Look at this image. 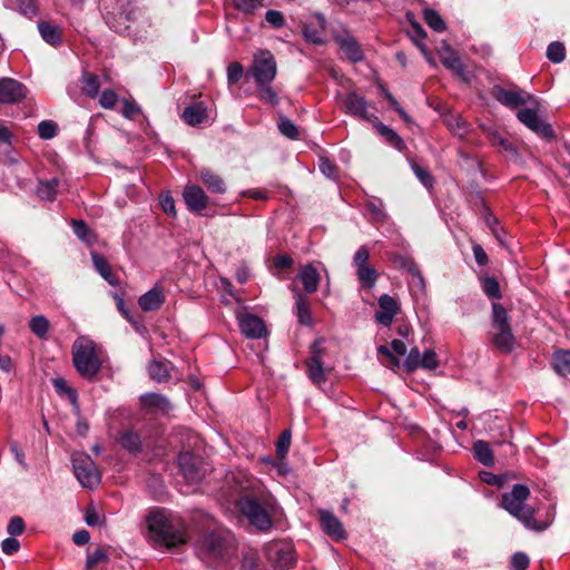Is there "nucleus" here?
I'll return each instance as SVG.
<instances>
[{
  "mask_svg": "<svg viewBox=\"0 0 570 570\" xmlns=\"http://www.w3.org/2000/svg\"><path fill=\"white\" fill-rule=\"evenodd\" d=\"M553 367L561 374L567 375L570 373V351H559L553 356Z\"/></svg>",
  "mask_w": 570,
  "mask_h": 570,
  "instance_id": "nucleus-39",
  "label": "nucleus"
},
{
  "mask_svg": "<svg viewBox=\"0 0 570 570\" xmlns=\"http://www.w3.org/2000/svg\"><path fill=\"white\" fill-rule=\"evenodd\" d=\"M58 179L53 178L47 181H40L37 188V195L43 200H53L57 193Z\"/></svg>",
  "mask_w": 570,
  "mask_h": 570,
  "instance_id": "nucleus-38",
  "label": "nucleus"
},
{
  "mask_svg": "<svg viewBox=\"0 0 570 570\" xmlns=\"http://www.w3.org/2000/svg\"><path fill=\"white\" fill-rule=\"evenodd\" d=\"M213 118V109L204 101L197 100L189 104L181 112V119L189 126H197Z\"/></svg>",
  "mask_w": 570,
  "mask_h": 570,
  "instance_id": "nucleus-13",
  "label": "nucleus"
},
{
  "mask_svg": "<svg viewBox=\"0 0 570 570\" xmlns=\"http://www.w3.org/2000/svg\"><path fill=\"white\" fill-rule=\"evenodd\" d=\"M442 63L450 70L455 71L459 76L463 77V66L458 53L449 46L444 45L440 50Z\"/></svg>",
  "mask_w": 570,
  "mask_h": 570,
  "instance_id": "nucleus-27",
  "label": "nucleus"
},
{
  "mask_svg": "<svg viewBox=\"0 0 570 570\" xmlns=\"http://www.w3.org/2000/svg\"><path fill=\"white\" fill-rule=\"evenodd\" d=\"M295 309L298 323L304 326H312L314 318L311 312V303L306 295L297 292L295 294Z\"/></svg>",
  "mask_w": 570,
  "mask_h": 570,
  "instance_id": "nucleus-24",
  "label": "nucleus"
},
{
  "mask_svg": "<svg viewBox=\"0 0 570 570\" xmlns=\"http://www.w3.org/2000/svg\"><path fill=\"white\" fill-rule=\"evenodd\" d=\"M118 101V95L111 90L106 89L99 96V105L105 109H112Z\"/></svg>",
  "mask_w": 570,
  "mask_h": 570,
  "instance_id": "nucleus-55",
  "label": "nucleus"
},
{
  "mask_svg": "<svg viewBox=\"0 0 570 570\" xmlns=\"http://www.w3.org/2000/svg\"><path fill=\"white\" fill-rule=\"evenodd\" d=\"M148 372L157 382H166L170 379L169 365L161 361L154 360L148 366Z\"/></svg>",
  "mask_w": 570,
  "mask_h": 570,
  "instance_id": "nucleus-33",
  "label": "nucleus"
},
{
  "mask_svg": "<svg viewBox=\"0 0 570 570\" xmlns=\"http://www.w3.org/2000/svg\"><path fill=\"white\" fill-rule=\"evenodd\" d=\"M411 166H412V169H413L414 174L416 175V177L420 179V181L425 187L430 188L433 186L434 179L428 170H425L424 168H422L419 164H416L414 161L412 163Z\"/></svg>",
  "mask_w": 570,
  "mask_h": 570,
  "instance_id": "nucleus-57",
  "label": "nucleus"
},
{
  "mask_svg": "<svg viewBox=\"0 0 570 570\" xmlns=\"http://www.w3.org/2000/svg\"><path fill=\"white\" fill-rule=\"evenodd\" d=\"M304 36L306 38V40L315 43V45H321L323 43V31L320 30L318 28L314 27L313 23L306 26L304 28Z\"/></svg>",
  "mask_w": 570,
  "mask_h": 570,
  "instance_id": "nucleus-59",
  "label": "nucleus"
},
{
  "mask_svg": "<svg viewBox=\"0 0 570 570\" xmlns=\"http://www.w3.org/2000/svg\"><path fill=\"white\" fill-rule=\"evenodd\" d=\"M58 132V125L52 120H43L38 125L39 137L43 140H49L56 137Z\"/></svg>",
  "mask_w": 570,
  "mask_h": 570,
  "instance_id": "nucleus-47",
  "label": "nucleus"
},
{
  "mask_svg": "<svg viewBox=\"0 0 570 570\" xmlns=\"http://www.w3.org/2000/svg\"><path fill=\"white\" fill-rule=\"evenodd\" d=\"M368 259H370V250L366 246H361L355 252L353 256V264L356 267V271L363 268L364 266H368Z\"/></svg>",
  "mask_w": 570,
  "mask_h": 570,
  "instance_id": "nucleus-54",
  "label": "nucleus"
},
{
  "mask_svg": "<svg viewBox=\"0 0 570 570\" xmlns=\"http://www.w3.org/2000/svg\"><path fill=\"white\" fill-rule=\"evenodd\" d=\"M29 328L36 336L46 340L48 337L50 323L43 315H37L29 321Z\"/></svg>",
  "mask_w": 570,
  "mask_h": 570,
  "instance_id": "nucleus-34",
  "label": "nucleus"
},
{
  "mask_svg": "<svg viewBox=\"0 0 570 570\" xmlns=\"http://www.w3.org/2000/svg\"><path fill=\"white\" fill-rule=\"evenodd\" d=\"M318 514L322 529L327 535L337 541L346 538V532L337 517L326 510H321Z\"/></svg>",
  "mask_w": 570,
  "mask_h": 570,
  "instance_id": "nucleus-17",
  "label": "nucleus"
},
{
  "mask_svg": "<svg viewBox=\"0 0 570 570\" xmlns=\"http://www.w3.org/2000/svg\"><path fill=\"white\" fill-rule=\"evenodd\" d=\"M72 362L79 375L87 380H94L101 368L96 344L87 337L73 342Z\"/></svg>",
  "mask_w": 570,
  "mask_h": 570,
  "instance_id": "nucleus-4",
  "label": "nucleus"
},
{
  "mask_svg": "<svg viewBox=\"0 0 570 570\" xmlns=\"http://www.w3.org/2000/svg\"><path fill=\"white\" fill-rule=\"evenodd\" d=\"M265 0H233L234 7L244 14H254Z\"/></svg>",
  "mask_w": 570,
  "mask_h": 570,
  "instance_id": "nucleus-42",
  "label": "nucleus"
},
{
  "mask_svg": "<svg viewBox=\"0 0 570 570\" xmlns=\"http://www.w3.org/2000/svg\"><path fill=\"white\" fill-rule=\"evenodd\" d=\"M27 88L20 81L12 78H0V104L13 105L23 100Z\"/></svg>",
  "mask_w": 570,
  "mask_h": 570,
  "instance_id": "nucleus-12",
  "label": "nucleus"
},
{
  "mask_svg": "<svg viewBox=\"0 0 570 570\" xmlns=\"http://www.w3.org/2000/svg\"><path fill=\"white\" fill-rule=\"evenodd\" d=\"M291 440L292 436L288 430L283 431L282 434L279 435L276 444V453L281 460H283L286 456L291 445Z\"/></svg>",
  "mask_w": 570,
  "mask_h": 570,
  "instance_id": "nucleus-51",
  "label": "nucleus"
},
{
  "mask_svg": "<svg viewBox=\"0 0 570 570\" xmlns=\"http://www.w3.org/2000/svg\"><path fill=\"white\" fill-rule=\"evenodd\" d=\"M530 497V489L524 484H514L512 490L502 495V507L523 525L530 530L542 531L547 529V522H538L534 519L535 510L525 503Z\"/></svg>",
  "mask_w": 570,
  "mask_h": 570,
  "instance_id": "nucleus-3",
  "label": "nucleus"
},
{
  "mask_svg": "<svg viewBox=\"0 0 570 570\" xmlns=\"http://www.w3.org/2000/svg\"><path fill=\"white\" fill-rule=\"evenodd\" d=\"M71 225L73 228V233L77 235L78 238L85 242H90L92 237V232L83 220L72 219Z\"/></svg>",
  "mask_w": 570,
  "mask_h": 570,
  "instance_id": "nucleus-52",
  "label": "nucleus"
},
{
  "mask_svg": "<svg viewBox=\"0 0 570 570\" xmlns=\"http://www.w3.org/2000/svg\"><path fill=\"white\" fill-rule=\"evenodd\" d=\"M140 404L148 413H168L171 410L169 400L157 393H148L140 397Z\"/></svg>",
  "mask_w": 570,
  "mask_h": 570,
  "instance_id": "nucleus-20",
  "label": "nucleus"
},
{
  "mask_svg": "<svg viewBox=\"0 0 570 570\" xmlns=\"http://www.w3.org/2000/svg\"><path fill=\"white\" fill-rule=\"evenodd\" d=\"M142 10L137 6L135 0L127 1L121 7L120 17H124L126 21H135L142 16Z\"/></svg>",
  "mask_w": 570,
  "mask_h": 570,
  "instance_id": "nucleus-45",
  "label": "nucleus"
},
{
  "mask_svg": "<svg viewBox=\"0 0 570 570\" xmlns=\"http://www.w3.org/2000/svg\"><path fill=\"white\" fill-rule=\"evenodd\" d=\"M342 107L347 115L367 122L374 116L370 110L372 107L367 100L355 91H351L344 96Z\"/></svg>",
  "mask_w": 570,
  "mask_h": 570,
  "instance_id": "nucleus-11",
  "label": "nucleus"
},
{
  "mask_svg": "<svg viewBox=\"0 0 570 570\" xmlns=\"http://www.w3.org/2000/svg\"><path fill=\"white\" fill-rule=\"evenodd\" d=\"M200 181L212 194H224L226 191V183L220 175L210 168H202L198 173Z\"/></svg>",
  "mask_w": 570,
  "mask_h": 570,
  "instance_id": "nucleus-23",
  "label": "nucleus"
},
{
  "mask_svg": "<svg viewBox=\"0 0 570 570\" xmlns=\"http://www.w3.org/2000/svg\"><path fill=\"white\" fill-rule=\"evenodd\" d=\"M368 122L373 126L381 138L390 142H399L397 134L392 128L381 122L375 115Z\"/></svg>",
  "mask_w": 570,
  "mask_h": 570,
  "instance_id": "nucleus-35",
  "label": "nucleus"
},
{
  "mask_svg": "<svg viewBox=\"0 0 570 570\" xmlns=\"http://www.w3.org/2000/svg\"><path fill=\"white\" fill-rule=\"evenodd\" d=\"M85 521L89 527L101 525L105 522V517L94 505H89L86 509Z\"/></svg>",
  "mask_w": 570,
  "mask_h": 570,
  "instance_id": "nucleus-56",
  "label": "nucleus"
},
{
  "mask_svg": "<svg viewBox=\"0 0 570 570\" xmlns=\"http://www.w3.org/2000/svg\"><path fill=\"white\" fill-rule=\"evenodd\" d=\"M244 69L240 63L232 62L227 67V79L229 83H236L243 77Z\"/></svg>",
  "mask_w": 570,
  "mask_h": 570,
  "instance_id": "nucleus-61",
  "label": "nucleus"
},
{
  "mask_svg": "<svg viewBox=\"0 0 570 570\" xmlns=\"http://www.w3.org/2000/svg\"><path fill=\"white\" fill-rule=\"evenodd\" d=\"M423 17L426 24L436 32H443L446 29V23L434 9H424Z\"/></svg>",
  "mask_w": 570,
  "mask_h": 570,
  "instance_id": "nucleus-36",
  "label": "nucleus"
},
{
  "mask_svg": "<svg viewBox=\"0 0 570 570\" xmlns=\"http://www.w3.org/2000/svg\"><path fill=\"white\" fill-rule=\"evenodd\" d=\"M7 7L17 10L24 16H32L36 13V6L33 0H7Z\"/></svg>",
  "mask_w": 570,
  "mask_h": 570,
  "instance_id": "nucleus-43",
  "label": "nucleus"
},
{
  "mask_svg": "<svg viewBox=\"0 0 570 570\" xmlns=\"http://www.w3.org/2000/svg\"><path fill=\"white\" fill-rule=\"evenodd\" d=\"M277 66L273 53L269 50H258L254 55L253 65L249 69L256 85L271 83L276 76Z\"/></svg>",
  "mask_w": 570,
  "mask_h": 570,
  "instance_id": "nucleus-7",
  "label": "nucleus"
},
{
  "mask_svg": "<svg viewBox=\"0 0 570 570\" xmlns=\"http://www.w3.org/2000/svg\"><path fill=\"white\" fill-rule=\"evenodd\" d=\"M258 556L256 552H247L243 557L242 570H257Z\"/></svg>",
  "mask_w": 570,
  "mask_h": 570,
  "instance_id": "nucleus-64",
  "label": "nucleus"
},
{
  "mask_svg": "<svg viewBox=\"0 0 570 570\" xmlns=\"http://www.w3.org/2000/svg\"><path fill=\"white\" fill-rule=\"evenodd\" d=\"M26 529L24 521L21 517H12L7 525V531L10 535H20Z\"/></svg>",
  "mask_w": 570,
  "mask_h": 570,
  "instance_id": "nucleus-60",
  "label": "nucleus"
},
{
  "mask_svg": "<svg viewBox=\"0 0 570 570\" xmlns=\"http://www.w3.org/2000/svg\"><path fill=\"white\" fill-rule=\"evenodd\" d=\"M164 303L165 294L163 288L158 285L154 286L138 299V305L144 312L157 311Z\"/></svg>",
  "mask_w": 570,
  "mask_h": 570,
  "instance_id": "nucleus-22",
  "label": "nucleus"
},
{
  "mask_svg": "<svg viewBox=\"0 0 570 570\" xmlns=\"http://www.w3.org/2000/svg\"><path fill=\"white\" fill-rule=\"evenodd\" d=\"M298 278L307 294H313L317 291L321 276L313 265L308 264L303 266L298 274Z\"/></svg>",
  "mask_w": 570,
  "mask_h": 570,
  "instance_id": "nucleus-25",
  "label": "nucleus"
},
{
  "mask_svg": "<svg viewBox=\"0 0 570 570\" xmlns=\"http://www.w3.org/2000/svg\"><path fill=\"white\" fill-rule=\"evenodd\" d=\"M266 556L281 570L288 569L295 562L294 549L288 542L276 541L268 543Z\"/></svg>",
  "mask_w": 570,
  "mask_h": 570,
  "instance_id": "nucleus-10",
  "label": "nucleus"
},
{
  "mask_svg": "<svg viewBox=\"0 0 570 570\" xmlns=\"http://www.w3.org/2000/svg\"><path fill=\"white\" fill-rule=\"evenodd\" d=\"M379 306L380 311L375 313V320L380 324L389 326L400 312V305L392 296L383 294L379 298Z\"/></svg>",
  "mask_w": 570,
  "mask_h": 570,
  "instance_id": "nucleus-18",
  "label": "nucleus"
},
{
  "mask_svg": "<svg viewBox=\"0 0 570 570\" xmlns=\"http://www.w3.org/2000/svg\"><path fill=\"white\" fill-rule=\"evenodd\" d=\"M473 451L475 458L487 466H491L494 463L493 452L490 449V445L485 441H476L473 444Z\"/></svg>",
  "mask_w": 570,
  "mask_h": 570,
  "instance_id": "nucleus-32",
  "label": "nucleus"
},
{
  "mask_svg": "<svg viewBox=\"0 0 570 570\" xmlns=\"http://www.w3.org/2000/svg\"><path fill=\"white\" fill-rule=\"evenodd\" d=\"M121 106L120 114L127 119H135L141 114L140 106L134 99H122Z\"/></svg>",
  "mask_w": 570,
  "mask_h": 570,
  "instance_id": "nucleus-46",
  "label": "nucleus"
},
{
  "mask_svg": "<svg viewBox=\"0 0 570 570\" xmlns=\"http://www.w3.org/2000/svg\"><path fill=\"white\" fill-rule=\"evenodd\" d=\"M308 377L315 383L321 384L326 380L325 368L323 367L322 360L316 357H308L306 360Z\"/></svg>",
  "mask_w": 570,
  "mask_h": 570,
  "instance_id": "nucleus-31",
  "label": "nucleus"
},
{
  "mask_svg": "<svg viewBox=\"0 0 570 570\" xmlns=\"http://www.w3.org/2000/svg\"><path fill=\"white\" fill-rule=\"evenodd\" d=\"M257 87L259 89V98L263 101L272 106L278 104V96L276 91L271 87V83H257Z\"/></svg>",
  "mask_w": 570,
  "mask_h": 570,
  "instance_id": "nucleus-49",
  "label": "nucleus"
},
{
  "mask_svg": "<svg viewBox=\"0 0 570 570\" xmlns=\"http://www.w3.org/2000/svg\"><path fill=\"white\" fill-rule=\"evenodd\" d=\"M237 507L249 524L256 529L266 531L272 527L271 498L258 482L250 489H244Z\"/></svg>",
  "mask_w": 570,
  "mask_h": 570,
  "instance_id": "nucleus-1",
  "label": "nucleus"
},
{
  "mask_svg": "<svg viewBox=\"0 0 570 570\" xmlns=\"http://www.w3.org/2000/svg\"><path fill=\"white\" fill-rule=\"evenodd\" d=\"M278 130L283 134L287 139H298L297 127L287 118L281 117L277 124Z\"/></svg>",
  "mask_w": 570,
  "mask_h": 570,
  "instance_id": "nucleus-48",
  "label": "nucleus"
},
{
  "mask_svg": "<svg viewBox=\"0 0 570 570\" xmlns=\"http://www.w3.org/2000/svg\"><path fill=\"white\" fill-rule=\"evenodd\" d=\"M82 90L90 98L98 96L100 83L97 76L91 73H85L82 76Z\"/></svg>",
  "mask_w": 570,
  "mask_h": 570,
  "instance_id": "nucleus-40",
  "label": "nucleus"
},
{
  "mask_svg": "<svg viewBox=\"0 0 570 570\" xmlns=\"http://www.w3.org/2000/svg\"><path fill=\"white\" fill-rule=\"evenodd\" d=\"M183 198L189 210L200 213L209 204V197L198 185H187L183 193Z\"/></svg>",
  "mask_w": 570,
  "mask_h": 570,
  "instance_id": "nucleus-16",
  "label": "nucleus"
},
{
  "mask_svg": "<svg viewBox=\"0 0 570 570\" xmlns=\"http://www.w3.org/2000/svg\"><path fill=\"white\" fill-rule=\"evenodd\" d=\"M38 30L47 43L57 46L61 42V29L58 26L51 24L47 21H41L38 23Z\"/></svg>",
  "mask_w": 570,
  "mask_h": 570,
  "instance_id": "nucleus-28",
  "label": "nucleus"
},
{
  "mask_svg": "<svg viewBox=\"0 0 570 570\" xmlns=\"http://www.w3.org/2000/svg\"><path fill=\"white\" fill-rule=\"evenodd\" d=\"M178 463L185 480L188 483H198L204 478V471L200 468V460L189 452L181 453L178 456Z\"/></svg>",
  "mask_w": 570,
  "mask_h": 570,
  "instance_id": "nucleus-14",
  "label": "nucleus"
},
{
  "mask_svg": "<svg viewBox=\"0 0 570 570\" xmlns=\"http://www.w3.org/2000/svg\"><path fill=\"white\" fill-rule=\"evenodd\" d=\"M439 365L436 354L432 350H426L421 358L420 366L429 370H434Z\"/></svg>",
  "mask_w": 570,
  "mask_h": 570,
  "instance_id": "nucleus-63",
  "label": "nucleus"
},
{
  "mask_svg": "<svg viewBox=\"0 0 570 570\" xmlns=\"http://www.w3.org/2000/svg\"><path fill=\"white\" fill-rule=\"evenodd\" d=\"M265 21L275 29L283 28L286 23L284 14L278 10H267Z\"/></svg>",
  "mask_w": 570,
  "mask_h": 570,
  "instance_id": "nucleus-53",
  "label": "nucleus"
},
{
  "mask_svg": "<svg viewBox=\"0 0 570 570\" xmlns=\"http://www.w3.org/2000/svg\"><path fill=\"white\" fill-rule=\"evenodd\" d=\"M147 524L153 540L166 548H174L187 541L184 521L166 514L163 510L151 511L147 517Z\"/></svg>",
  "mask_w": 570,
  "mask_h": 570,
  "instance_id": "nucleus-2",
  "label": "nucleus"
},
{
  "mask_svg": "<svg viewBox=\"0 0 570 570\" xmlns=\"http://www.w3.org/2000/svg\"><path fill=\"white\" fill-rule=\"evenodd\" d=\"M547 57L553 63H560L564 60L566 48L559 41L551 42L547 48Z\"/></svg>",
  "mask_w": 570,
  "mask_h": 570,
  "instance_id": "nucleus-44",
  "label": "nucleus"
},
{
  "mask_svg": "<svg viewBox=\"0 0 570 570\" xmlns=\"http://www.w3.org/2000/svg\"><path fill=\"white\" fill-rule=\"evenodd\" d=\"M52 384L60 395L67 396L73 405H77V393L68 385V382L65 379H53Z\"/></svg>",
  "mask_w": 570,
  "mask_h": 570,
  "instance_id": "nucleus-41",
  "label": "nucleus"
},
{
  "mask_svg": "<svg viewBox=\"0 0 570 570\" xmlns=\"http://www.w3.org/2000/svg\"><path fill=\"white\" fill-rule=\"evenodd\" d=\"M109 562V554L107 548L98 547L92 552H88L85 564V570H95L99 566H104Z\"/></svg>",
  "mask_w": 570,
  "mask_h": 570,
  "instance_id": "nucleus-30",
  "label": "nucleus"
},
{
  "mask_svg": "<svg viewBox=\"0 0 570 570\" xmlns=\"http://www.w3.org/2000/svg\"><path fill=\"white\" fill-rule=\"evenodd\" d=\"M491 343L500 352L509 354L515 345L507 309L499 303L492 304Z\"/></svg>",
  "mask_w": 570,
  "mask_h": 570,
  "instance_id": "nucleus-5",
  "label": "nucleus"
},
{
  "mask_svg": "<svg viewBox=\"0 0 570 570\" xmlns=\"http://www.w3.org/2000/svg\"><path fill=\"white\" fill-rule=\"evenodd\" d=\"M118 441L122 449L132 454L139 453L142 449L140 436L131 430L124 431Z\"/></svg>",
  "mask_w": 570,
  "mask_h": 570,
  "instance_id": "nucleus-29",
  "label": "nucleus"
},
{
  "mask_svg": "<svg viewBox=\"0 0 570 570\" xmlns=\"http://www.w3.org/2000/svg\"><path fill=\"white\" fill-rule=\"evenodd\" d=\"M529 558L525 553L517 552L511 558L512 570H525L529 567Z\"/></svg>",
  "mask_w": 570,
  "mask_h": 570,
  "instance_id": "nucleus-62",
  "label": "nucleus"
},
{
  "mask_svg": "<svg viewBox=\"0 0 570 570\" xmlns=\"http://www.w3.org/2000/svg\"><path fill=\"white\" fill-rule=\"evenodd\" d=\"M538 102L528 105L524 108L518 110V119L527 126L529 129L534 131L542 139L554 138V132L551 125L547 124L535 110Z\"/></svg>",
  "mask_w": 570,
  "mask_h": 570,
  "instance_id": "nucleus-8",
  "label": "nucleus"
},
{
  "mask_svg": "<svg viewBox=\"0 0 570 570\" xmlns=\"http://www.w3.org/2000/svg\"><path fill=\"white\" fill-rule=\"evenodd\" d=\"M71 461L75 476L83 488L94 489L99 485L100 473L87 453L76 452L72 454Z\"/></svg>",
  "mask_w": 570,
  "mask_h": 570,
  "instance_id": "nucleus-6",
  "label": "nucleus"
},
{
  "mask_svg": "<svg viewBox=\"0 0 570 570\" xmlns=\"http://www.w3.org/2000/svg\"><path fill=\"white\" fill-rule=\"evenodd\" d=\"M202 548L213 558H223L228 550V539L220 533H209L202 541Z\"/></svg>",
  "mask_w": 570,
  "mask_h": 570,
  "instance_id": "nucleus-19",
  "label": "nucleus"
},
{
  "mask_svg": "<svg viewBox=\"0 0 570 570\" xmlns=\"http://www.w3.org/2000/svg\"><path fill=\"white\" fill-rule=\"evenodd\" d=\"M335 41L340 45L341 50L347 59L353 62L363 60V51L353 36L348 33L335 36Z\"/></svg>",
  "mask_w": 570,
  "mask_h": 570,
  "instance_id": "nucleus-21",
  "label": "nucleus"
},
{
  "mask_svg": "<svg viewBox=\"0 0 570 570\" xmlns=\"http://www.w3.org/2000/svg\"><path fill=\"white\" fill-rule=\"evenodd\" d=\"M240 332L248 338H261L267 334L266 326L262 318L253 314L238 315Z\"/></svg>",
  "mask_w": 570,
  "mask_h": 570,
  "instance_id": "nucleus-15",
  "label": "nucleus"
},
{
  "mask_svg": "<svg viewBox=\"0 0 570 570\" xmlns=\"http://www.w3.org/2000/svg\"><path fill=\"white\" fill-rule=\"evenodd\" d=\"M492 95L501 105L511 109L535 104V99L521 89H505L501 86H494Z\"/></svg>",
  "mask_w": 570,
  "mask_h": 570,
  "instance_id": "nucleus-9",
  "label": "nucleus"
},
{
  "mask_svg": "<svg viewBox=\"0 0 570 570\" xmlns=\"http://www.w3.org/2000/svg\"><path fill=\"white\" fill-rule=\"evenodd\" d=\"M92 264L96 271L106 279L110 285H119V278L112 273L108 261L97 252L91 253Z\"/></svg>",
  "mask_w": 570,
  "mask_h": 570,
  "instance_id": "nucleus-26",
  "label": "nucleus"
},
{
  "mask_svg": "<svg viewBox=\"0 0 570 570\" xmlns=\"http://www.w3.org/2000/svg\"><path fill=\"white\" fill-rule=\"evenodd\" d=\"M482 287L484 293L491 298H500V285L494 277H484L482 281Z\"/></svg>",
  "mask_w": 570,
  "mask_h": 570,
  "instance_id": "nucleus-50",
  "label": "nucleus"
},
{
  "mask_svg": "<svg viewBox=\"0 0 570 570\" xmlns=\"http://www.w3.org/2000/svg\"><path fill=\"white\" fill-rule=\"evenodd\" d=\"M420 363H421L420 351L417 347H413L410 351V353L404 362V367L407 372H413L420 366Z\"/></svg>",
  "mask_w": 570,
  "mask_h": 570,
  "instance_id": "nucleus-58",
  "label": "nucleus"
},
{
  "mask_svg": "<svg viewBox=\"0 0 570 570\" xmlns=\"http://www.w3.org/2000/svg\"><path fill=\"white\" fill-rule=\"evenodd\" d=\"M356 276L363 287L372 288L377 281L379 274L373 266L368 265L356 271Z\"/></svg>",
  "mask_w": 570,
  "mask_h": 570,
  "instance_id": "nucleus-37",
  "label": "nucleus"
}]
</instances>
